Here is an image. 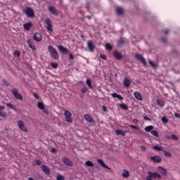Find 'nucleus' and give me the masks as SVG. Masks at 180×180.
Listing matches in <instances>:
<instances>
[{
	"instance_id": "1",
	"label": "nucleus",
	"mask_w": 180,
	"mask_h": 180,
	"mask_svg": "<svg viewBox=\"0 0 180 180\" xmlns=\"http://www.w3.org/2000/svg\"><path fill=\"white\" fill-rule=\"evenodd\" d=\"M49 52L53 60H59L60 56L57 50L51 45L48 46Z\"/></svg>"
},
{
	"instance_id": "2",
	"label": "nucleus",
	"mask_w": 180,
	"mask_h": 180,
	"mask_svg": "<svg viewBox=\"0 0 180 180\" xmlns=\"http://www.w3.org/2000/svg\"><path fill=\"white\" fill-rule=\"evenodd\" d=\"M11 94L15 98V99H18V101H23V96H22L19 91H18V89L14 88L11 90Z\"/></svg>"
},
{
	"instance_id": "3",
	"label": "nucleus",
	"mask_w": 180,
	"mask_h": 180,
	"mask_svg": "<svg viewBox=\"0 0 180 180\" xmlns=\"http://www.w3.org/2000/svg\"><path fill=\"white\" fill-rule=\"evenodd\" d=\"M27 18H34V11L30 7H27L24 11Z\"/></svg>"
},
{
	"instance_id": "4",
	"label": "nucleus",
	"mask_w": 180,
	"mask_h": 180,
	"mask_svg": "<svg viewBox=\"0 0 180 180\" xmlns=\"http://www.w3.org/2000/svg\"><path fill=\"white\" fill-rule=\"evenodd\" d=\"M64 113L66 122H68V123H72V118H71V112H70V110H65Z\"/></svg>"
},
{
	"instance_id": "5",
	"label": "nucleus",
	"mask_w": 180,
	"mask_h": 180,
	"mask_svg": "<svg viewBox=\"0 0 180 180\" xmlns=\"http://www.w3.org/2000/svg\"><path fill=\"white\" fill-rule=\"evenodd\" d=\"M135 58L138 61H140L141 63H142V64H143V65H145V66L147 65V61H146V58H144L143 55H141L140 53H136V54H135Z\"/></svg>"
},
{
	"instance_id": "6",
	"label": "nucleus",
	"mask_w": 180,
	"mask_h": 180,
	"mask_svg": "<svg viewBox=\"0 0 180 180\" xmlns=\"http://www.w3.org/2000/svg\"><path fill=\"white\" fill-rule=\"evenodd\" d=\"M115 13L118 16H123L124 15V10L120 6H115Z\"/></svg>"
},
{
	"instance_id": "7",
	"label": "nucleus",
	"mask_w": 180,
	"mask_h": 180,
	"mask_svg": "<svg viewBox=\"0 0 180 180\" xmlns=\"http://www.w3.org/2000/svg\"><path fill=\"white\" fill-rule=\"evenodd\" d=\"M46 25H47V30H49V32H53V23L51 22V20H50L49 18L46 20Z\"/></svg>"
},
{
	"instance_id": "8",
	"label": "nucleus",
	"mask_w": 180,
	"mask_h": 180,
	"mask_svg": "<svg viewBox=\"0 0 180 180\" xmlns=\"http://www.w3.org/2000/svg\"><path fill=\"white\" fill-rule=\"evenodd\" d=\"M33 40L35 41H41L43 40V37L39 32H36L33 36Z\"/></svg>"
},
{
	"instance_id": "9",
	"label": "nucleus",
	"mask_w": 180,
	"mask_h": 180,
	"mask_svg": "<svg viewBox=\"0 0 180 180\" xmlns=\"http://www.w3.org/2000/svg\"><path fill=\"white\" fill-rule=\"evenodd\" d=\"M114 57L116 58V60H122L123 58V55H122V53H120L119 51H115L112 53Z\"/></svg>"
},
{
	"instance_id": "10",
	"label": "nucleus",
	"mask_w": 180,
	"mask_h": 180,
	"mask_svg": "<svg viewBox=\"0 0 180 180\" xmlns=\"http://www.w3.org/2000/svg\"><path fill=\"white\" fill-rule=\"evenodd\" d=\"M58 49L61 51L62 54H68L70 53L68 49H67V48L64 47L63 45H59Z\"/></svg>"
},
{
	"instance_id": "11",
	"label": "nucleus",
	"mask_w": 180,
	"mask_h": 180,
	"mask_svg": "<svg viewBox=\"0 0 180 180\" xmlns=\"http://www.w3.org/2000/svg\"><path fill=\"white\" fill-rule=\"evenodd\" d=\"M150 160L153 161V162H155L156 164H158V162H161L162 161V159L160 157V155L151 156Z\"/></svg>"
},
{
	"instance_id": "12",
	"label": "nucleus",
	"mask_w": 180,
	"mask_h": 180,
	"mask_svg": "<svg viewBox=\"0 0 180 180\" xmlns=\"http://www.w3.org/2000/svg\"><path fill=\"white\" fill-rule=\"evenodd\" d=\"M18 125L19 128L22 130V131H27V129H26V127H25V123L23 121H18Z\"/></svg>"
},
{
	"instance_id": "13",
	"label": "nucleus",
	"mask_w": 180,
	"mask_h": 180,
	"mask_svg": "<svg viewBox=\"0 0 180 180\" xmlns=\"http://www.w3.org/2000/svg\"><path fill=\"white\" fill-rule=\"evenodd\" d=\"M87 47L89 51H91L92 53H94V51H95V45H94V43H92V41H89L87 42Z\"/></svg>"
},
{
	"instance_id": "14",
	"label": "nucleus",
	"mask_w": 180,
	"mask_h": 180,
	"mask_svg": "<svg viewBox=\"0 0 180 180\" xmlns=\"http://www.w3.org/2000/svg\"><path fill=\"white\" fill-rule=\"evenodd\" d=\"M41 169L42 171H44V174L48 176L50 175V168H49V167H47L46 165H41Z\"/></svg>"
},
{
	"instance_id": "15",
	"label": "nucleus",
	"mask_w": 180,
	"mask_h": 180,
	"mask_svg": "<svg viewBox=\"0 0 180 180\" xmlns=\"http://www.w3.org/2000/svg\"><path fill=\"white\" fill-rule=\"evenodd\" d=\"M63 162L64 164H65V165H68V167H72L73 165L72 161H71V160H70L67 157L63 158Z\"/></svg>"
},
{
	"instance_id": "16",
	"label": "nucleus",
	"mask_w": 180,
	"mask_h": 180,
	"mask_svg": "<svg viewBox=\"0 0 180 180\" xmlns=\"http://www.w3.org/2000/svg\"><path fill=\"white\" fill-rule=\"evenodd\" d=\"M33 26V23L32 22H28L23 25V27L25 30H27V32H30V28Z\"/></svg>"
},
{
	"instance_id": "17",
	"label": "nucleus",
	"mask_w": 180,
	"mask_h": 180,
	"mask_svg": "<svg viewBox=\"0 0 180 180\" xmlns=\"http://www.w3.org/2000/svg\"><path fill=\"white\" fill-rule=\"evenodd\" d=\"M97 162H98V164L100 165H101V167H103V168H105L106 169H110V167H109L108 165H106V164L105 163V162H103V160L102 159H98L97 160Z\"/></svg>"
},
{
	"instance_id": "18",
	"label": "nucleus",
	"mask_w": 180,
	"mask_h": 180,
	"mask_svg": "<svg viewBox=\"0 0 180 180\" xmlns=\"http://www.w3.org/2000/svg\"><path fill=\"white\" fill-rule=\"evenodd\" d=\"M49 11L52 15H54L55 16H58V12L57 11V9H56V8L53 6H49Z\"/></svg>"
},
{
	"instance_id": "19",
	"label": "nucleus",
	"mask_w": 180,
	"mask_h": 180,
	"mask_svg": "<svg viewBox=\"0 0 180 180\" xmlns=\"http://www.w3.org/2000/svg\"><path fill=\"white\" fill-rule=\"evenodd\" d=\"M84 119L89 123H94L95 122V121L94 120V118L88 114L84 115Z\"/></svg>"
},
{
	"instance_id": "20",
	"label": "nucleus",
	"mask_w": 180,
	"mask_h": 180,
	"mask_svg": "<svg viewBox=\"0 0 180 180\" xmlns=\"http://www.w3.org/2000/svg\"><path fill=\"white\" fill-rule=\"evenodd\" d=\"M158 171L162 174L163 176H167V170L164 167L159 166L158 167Z\"/></svg>"
},
{
	"instance_id": "21",
	"label": "nucleus",
	"mask_w": 180,
	"mask_h": 180,
	"mask_svg": "<svg viewBox=\"0 0 180 180\" xmlns=\"http://www.w3.org/2000/svg\"><path fill=\"white\" fill-rule=\"evenodd\" d=\"M134 95L136 98V99H137L138 101H143V96H141V94H140V92L139 91H135L134 93Z\"/></svg>"
},
{
	"instance_id": "22",
	"label": "nucleus",
	"mask_w": 180,
	"mask_h": 180,
	"mask_svg": "<svg viewBox=\"0 0 180 180\" xmlns=\"http://www.w3.org/2000/svg\"><path fill=\"white\" fill-rule=\"evenodd\" d=\"M27 43H28L29 47L32 49L33 51H36V46L33 45V41L32 39H28Z\"/></svg>"
},
{
	"instance_id": "23",
	"label": "nucleus",
	"mask_w": 180,
	"mask_h": 180,
	"mask_svg": "<svg viewBox=\"0 0 180 180\" xmlns=\"http://www.w3.org/2000/svg\"><path fill=\"white\" fill-rule=\"evenodd\" d=\"M123 84H124V86H125V88H129V86H130V81L127 79V77H125L123 81Z\"/></svg>"
},
{
	"instance_id": "24",
	"label": "nucleus",
	"mask_w": 180,
	"mask_h": 180,
	"mask_svg": "<svg viewBox=\"0 0 180 180\" xmlns=\"http://www.w3.org/2000/svg\"><path fill=\"white\" fill-rule=\"evenodd\" d=\"M124 43H126V41H124V38H120L117 41V44L118 47H122L123 46V44H124Z\"/></svg>"
},
{
	"instance_id": "25",
	"label": "nucleus",
	"mask_w": 180,
	"mask_h": 180,
	"mask_svg": "<svg viewBox=\"0 0 180 180\" xmlns=\"http://www.w3.org/2000/svg\"><path fill=\"white\" fill-rule=\"evenodd\" d=\"M149 64L150 66L152 67V68H153V70H155L158 68V64L155 63L154 61L153 60H149Z\"/></svg>"
},
{
	"instance_id": "26",
	"label": "nucleus",
	"mask_w": 180,
	"mask_h": 180,
	"mask_svg": "<svg viewBox=\"0 0 180 180\" xmlns=\"http://www.w3.org/2000/svg\"><path fill=\"white\" fill-rule=\"evenodd\" d=\"M157 172H155L154 173H153L152 172H148V175L153 178V179H157Z\"/></svg>"
},
{
	"instance_id": "27",
	"label": "nucleus",
	"mask_w": 180,
	"mask_h": 180,
	"mask_svg": "<svg viewBox=\"0 0 180 180\" xmlns=\"http://www.w3.org/2000/svg\"><path fill=\"white\" fill-rule=\"evenodd\" d=\"M115 134H117V136H122V137H124V136H126L124 132H123V131H122L120 129H117L115 131Z\"/></svg>"
},
{
	"instance_id": "28",
	"label": "nucleus",
	"mask_w": 180,
	"mask_h": 180,
	"mask_svg": "<svg viewBox=\"0 0 180 180\" xmlns=\"http://www.w3.org/2000/svg\"><path fill=\"white\" fill-rule=\"evenodd\" d=\"M144 130H145V131L150 133V132L152 131L151 130H154V127L153 125L148 126V127H145Z\"/></svg>"
},
{
	"instance_id": "29",
	"label": "nucleus",
	"mask_w": 180,
	"mask_h": 180,
	"mask_svg": "<svg viewBox=\"0 0 180 180\" xmlns=\"http://www.w3.org/2000/svg\"><path fill=\"white\" fill-rule=\"evenodd\" d=\"M105 49L108 51H112V50H113V46L109 44V43H107L105 44Z\"/></svg>"
},
{
	"instance_id": "30",
	"label": "nucleus",
	"mask_w": 180,
	"mask_h": 180,
	"mask_svg": "<svg viewBox=\"0 0 180 180\" xmlns=\"http://www.w3.org/2000/svg\"><path fill=\"white\" fill-rule=\"evenodd\" d=\"M86 84L88 85L89 88H91V89L94 88V86H92V81L90 79L86 80Z\"/></svg>"
},
{
	"instance_id": "31",
	"label": "nucleus",
	"mask_w": 180,
	"mask_h": 180,
	"mask_svg": "<svg viewBox=\"0 0 180 180\" xmlns=\"http://www.w3.org/2000/svg\"><path fill=\"white\" fill-rule=\"evenodd\" d=\"M123 178H129L130 176V173L127 169H124L122 174Z\"/></svg>"
},
{
	"instance_id": "32",
	"label": "nucleus",
	"mask_w": 180,
	"mask_h": 180,
	"mask_svg": "<svg viewBox=\"0 0 180 180\" xmlns=\"http://www.w3.org/2000/svg\"><path fill=\"white\" fill-rule=\"evenodd\" d=\"M156 103H157V105L160 106V108L164 107V101H161V99H160V98H158L156 100Z\"/></svg>"
},
{
	"instance_id": "33",
	"label": "nucleus",
	"mask_w": 180,
	"mask_h": 180,
	"mask_svg": "<svg viewBox=\"0 0 180 180\" xmlns=\"http://www.w3.org/2000/svg\"><path fill=\"white\" fill-rule=\"evenodd\" d=\"M120 108H121V109H123L124 110H129V106H127V105L124 103L120 104Z\"/></svg>"
},
{
	"instance_id": "34",
	"label": "nucleus",
	"mask_w": 180,
	"mask_h": 180,
	"mask_svg": "<svg viewBox=\"0 0 180 180\" xmlns=\"http://www.w3.org/2000/svg\"><path fill=\"white\" fill-rule=\"evenodd\" d=\"M172 54H173L174 57H178V56H179V52L176 49H173L172 50Z\"/></svg>"
},
{
	"instance_id": "35",
	"label": "nucleus",
	"mask_w": 180,
	"mask_h": 180,
	"mask_svg": "<svg viewBox=\"0 0 180 180\" xmlns=\"http://www.w3.org/2000/svg\"><path fill=\"white\" fill-rule=\"evenodd\" d=\"M167 139H172V140H174L175 141H178V140H179V139L175 134H172V137L167 136Z\"/></svg>"
},
{
	"instance_id": "36",
	"label": "nucleus",
	"mask_w": 180,
	"mask_h": 180,
	"mask_svg": "<svg viewBox=\"0 0 180 180\" xmlns=\"http://www.w3.org/2000/svg\"><path fill=\"white\" fill-rule=\"evenodd\" d=\"M85 165H86V167H94L95 165L91 160H87L85 162Z\"/></svg>"
},
{
	"instance_id": "37",
	"label": "nucleus",
	"mask_w": 180,
	"mask_h": 180,
	"mask_svg": "<svg viewBox=\"0 0 180 180\" xmlns=\"http://www.w3.org/2000/svg\"><path fill=\"white\" fill-rule=\"evenodd\" d=\"M37 107L39 108V109H40L41 110H42V109H44V104L41 102H39L37 103Z\"/></svg>"
},
{
	"instance_id": "38",
	"label": "nucleus",
	"mask_w": 180,
	"mask_h": 180,
	"mask_svg": "<svg viewBox=\"0 0 180 180\" xmlns=\"http://www.w3.org/2000/svg\"><path fill=\"white\" fill-rule=\"evenodd\" d=\"M51 67H52V68H58V63H56V62H51Z\"/></svg>"
},
{
	"instance_id": "39",
	"label": "nucleus",
	"mask_w": 180,
	"mask_h": 180,
	"mask_svg": "<svg viewBox=\"0 0 180 180\" xmlns=\"http://www.w3.org/2000/svg\"><path fill=\"white\" fill-rule=\"evenodd\" d=\"M0 116H1V117H6L8 115H6V112H5V111H3L1 109V107H0Z\"/></svg>"
},
{
	"instance_id": "40",
	"label": "nucleus",
	"mask_w": 180,
	"mask_h": 180,
	"mask_svg": "<svg viewBox=\"0 0 180 180\" xmlns=\"http://www.w3.org/2000/svg\"><path fill=\"white\" fill-rule=\"evenodd\" d=\"M163 154L164 155H165V157H169V158L172 157V154H171V153L169 152H167V150H163Z\"/></svg>"
},
{
	"instance_id": "41",
	"label": "nucleus",
	"mask_w": 180,
	"mask_h": 180,
	"mask_svg": "<svg viewBox=\"0 0 180 180\" xmlns=\"http://www.w3.org/2000/svg\"><path fill=\"white\" fill-rule=\"evenodd\" d=\"M153 150H156V151H162V147L155 146L153 147Z\"/></svg>"
},
{
	"instance_id": "42",
	"label": "nucleus",
	"mask_w": 180,
	"mask_h": 180,
	"mask_svg": "<svg viewBox=\"0 0 180 180\" xmlns=\"http://www.w3.org/2000/svg\"><path fill=\"white\" fill-rule=\"evenodd\" d=\"M152 136H154L155 137H160V135L158 134V131H150Z\"/></svg>"
},
{
	"instance_id": "43",
	"label": "nucleus",
	"mask_w": 180,
	"mask_h": 180,
	"mask_svg": "<svg viewBox=\"0 0 180 180\" xmlns=\"http://www.w3.org/2000/svg\"><path fill=\"white\" fill-rule=\"evenodd\" d=\"M162 122L164 124H167L168 123V118L167 117H162Z\"/></svg>"
},
{
	"instance_id": "44",
	"label": "nucleus",
	"mask_w": 180,
	"mask_h": 180,
	"mask_svg": "<svg viewBox=\"0 0 180 180\" xmlns=\"http://www.w3.org/2000/svg\"><path fill=\"white\" fill-rule=\"evenodd\" d=\"M2 81H3V84H4V85H6V86H9L10 84L8 81H6V79H2Z\"/></svg>"
},
{
	"instance_id": "45",
	"label": "nucleus",
	"mask_w": 180,
	"mask_h": 180,
	"mask_svg": "<svg viewBox=\"0 0 180 180\" xmlns=\"http://www.w3.org/2000/svg\"><path fill=\"white\" fill-rule=\"evenodd\" d=\"M14 56L15 57H20V52H19V51H15Z\"/></svg>"
},
{
	"instance_id": "46",
	"label": "nucleus",
	"mask_w": 180,
	"mask_h": 180,
	"mask_svg": "<svg viewBox=\"0 0 180 180\" xmlns=\"http://www.w3.org/2000/svg\"><path fill=\"white\" fill-rule=\"evenodd\" d=\"M6 106L8 109H13V110H15V108H13V105H12L11 103H7Z\"/></svg>"
},
{
	"instance_id": "47",
	"label": "nucleus",
	"mask_w": 180,
	"mask_h": 180,
	"mask_svg": "<svg viewBox=\"0 0 180 180\" xmlns=\"http://www.w3.org/2000/svg\"><path fill=\"white\" fill-rule=\"evenodd\" d=\"M42 112H44L45 113V115H49L50 112H49V110L47 108H46L45 107L44 108V109H42Z\"/></svg>"
},
{
	"instance_id": "48",
	"label": "nucleus",
	"mask_w": 180,
	"mask_h": 180,
	"mask_svg": "<svg viewBox=\"0 0 180 180\" xmlns=\"http://www.w3.org/2000/svg\"><path fill=\"white\" fill-rule=\"evenodd\" d=\"M57 180H65L64 176L61 174H59L57 177H56Z\"/></svg>"
},
{
	"instance_id": "49",
	"label": "nucleus",
	"mask_w": 180,
	"mask_h": 180,
	"mask_svg": "<svg viewBox=\"0 0 180 180\" xmlns=\"http://www.w3.org/2000/svg\"><path fill=\"white\" fill-rule=\"evenodd\" d=\"M100 57H101V58H102L103 60H108V57H106V55H105V54H100Z\"/></svg>"
},
{
	"instance_id": "50",
	"label": "nucleus",
	"mask_w": 180,
	"mask_h": 180,
	"mask_svg": "<svg viewBox=\"0 0 180 180\" xmlns=\"http://www.w3.org/2000/svg\"><path fill=\"white\" fill-rule=\"evenodd\" d=\"M89 6H91V2L87 1L86 3V8L87 11H89Z\"/></svg>"
},
{
	"instance_id": "51",
	"label": "nucleus",
	"mask_w": 180,
	"mask_h": 180,
	"mask_svg": "<svg viewBox=\"0 0 180 180\" xmlns=\"http://www.w3.org/2000/svg\"><path fill=\"white\" fill-rule=\"evenodd\" d=\"M36 164H37V165L40 166V165H41V164H43V162H41V160H37Z\"/></svg>"
},
{
	"instance_id": "52",
	"label": "nucleus",
	"mask_w": 180,
	"mask_h": 180,
	"mask_svg": "<svg viewBox=\"0 0 180 180\" xmlns=\"http://www.w3.org/2000/svg\"><path fill=\"white\" fill-rule=\"evenodd\" d=\"M129 127H131V129H134L135 130H140L139 127L134 125H129Z\"/></svg>"
},
{
	"instance_id": "53",
	"label": "nucleus",
	"mask_w": 180,
	"mask_h": 180,
	"mask_svg": "<svg viewBox=\"0 0 180 180\" xmlns=\"http://www.w3.org/2000/svg\"><path fill=\"white\" fill-rule=\"evenodd\" d=\"M140 148H141V151H143V153H146V147H145V146H140Z\"/></svg>"
},
{
	"instance_id": "54",
	"label": "nucleus",
	"mask_w": 180,
	"mask_h": 180,
	"mask_svg": "<svg viewBox=\"0 0 180 180\" xmlns=\"http://www.w3.org/2000/svg\"><path fill=\"white\" fill-rule=\"evenodd\" d=\"M82 94H86V91H87V89L86 87H84L83 89H81Z\"/></svg>"
},
{
	"instance_id": "55",
	"label": "nucleus",
	"mask_w": 180,
	"mask_h": 180,
	"mask_svg": "<svg viewBox=\"0 0 180 180\" xmlns=\"http://www.w3.org/2000/svg\"><path fill=\"white\" fill-rule=\"evenodd\" d=\"M117 99H119L120 101H123V96H122V95L118 94V96H117Z\"/></svg>"
},
{
	"instance_id": "56",
	"label": "nucleus",
	"mask_w": 180,
	"mask_h": 180,
	"mask_svg": "<svg viewBox=\"0 0 180 180\" xmlns=\"http://www.w3.org/2000/svg\"><path fill=\"white\" fill-rule=\"evenodd\" d=\"M51 153H53L54 154H56L57 153V149H56L55 148H52L51 150Z\"/></svg>"
},
{
	"instance_id": "57",
	"label": "nucleus",
	"mask_w": 180,
	"mask_h": 180,
	"mask_svg": "<svg viewBox=\"0 0 180 180\" xmlns=\"http://www.w3.org/2000/svg\"><path fill=\"white\" fill-rule=\"evenodd\" d=\"M174 116L175 117H176L177 119H180V114L178 112H174Z\"/></svg>"
},
{
	"instance_id": "58",
	"label": "nucleus",
	"mask_w": 180,
	"mask_h": 180,
	"mask_svg": "<svg viewBox=\"0 0 180 180\" xmlns=\"http://www.w3.org/2000/svg\"><path fill=\"white\" fill-rule=\"evenodd\" d=\"M143 119L144 120H148V122H151V120L147 116H143Z\"/></svg>"
},
{
	"instance_id": "59",
	"label": "nucleus",
	"mask_w": 180,
	"mask_h": 180,
	"mask_svg": "<svg viewBox=\"0 0 180 180\" xmlns=\"http://www.w3.org/2000/svg\"><path fill=\"white\" fill-rule=\"evenodd\" d=\"M118 95H119V94H117V93H112V98H117V96H118Z\"/></svg>"
},
{
	"instance_id": "60",
	"label": "nucleus",
	"mask_w": 180,
	"mask_h": 180,
	"mask_svg": "<svg viewBox=\"0 0 180 180\" xmlns=\"http://www.w3.org/2000/svg\"><path fill=\"white\" fill-rule=\"evenodd\" d=\"M160 41H162V43H167V39L165 38H160Z\"/></svg>"
},
{
	"instance_id": "61",
	"label": "nucleus",
	"mask_w": 180,
	"mask_h": 180,
	"mask_svg": "<svg viewBox=\"0 0 180 180\" xmlns=\"http://www.w3.org/2000/svg\"><path fill=\"white\" fill-rule=\"evenodd\" d=\"M69 58L70 60H74V55H72V53H69Z\"/></svg>"
},
{
	"instance_id": "62",
	"label": "nucleus",
	"mask_w": 180,
	"mask_h": 180,
	"mask_svg": "<svg viewBox=\"0 0 180 180\" xmlns=\"http://www.w3.org/2000/svg\"><path fill=\"white\" fill-rule=\"evenodd\" d=\"M103 112H108V108H106V106L103 105Z\"/></svg>"
},
{
	"instance_id": "63",
	"label": "nucleus",
	"mask_w": 180,
	"mask_h": 180,
	"mask_svg": "<svg viewBox=\"0 0 180 180\" xmlns=\"http://www.w3.org/2000/svg\"><path fill=\"white\" fill-rule=\"evenodd\" d=\"M163 32L165 33V34H168V33H169V30H165Z\"/></svg>"
},
{
	"instance_id": "64",
	"label": "nucleus",
	"mask_w": 180,
	"mask_h": 180,
	"mask_svg": "<svg viewBox=\"0 0 180 180\" xmlns=\"http://www.w3.org/2000/svg\"><path fill=\"white\" fill-rule=\"evenodd\" d=\"M151 178H153V177H150V175H148V176L146 177V180H152Z\"/></svg>"
}]
</instances>
